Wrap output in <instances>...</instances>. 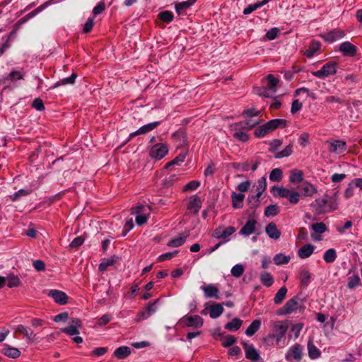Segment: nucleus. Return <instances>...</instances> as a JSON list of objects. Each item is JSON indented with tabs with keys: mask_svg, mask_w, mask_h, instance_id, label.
<instances>
[{
	"mask_svg": "<svg viewBox=\"0 0 362 362\" xmlns=\"http://www.w3.org/2000/svg\"><path fill=\"white\" fill-rule=\"evenodd\" d=\"M337 194L336 193L329 198L326 195L325 197L316 199L310 206L313 209L315 215L327 214L337 209Z\"/></svg>",
	"mask_w": 362,
	"mask_h": 362,
	"instance_id": "f257e3e1",
	"label": "nucleus"
},
{
	"mask_svg": "<svg viewBox=\"0 0 362 362\" xmlns=\"http://www.w3.org/2000/svg\"><path fill=\"white\" fill-rule=\"evenodd\" d=\"M288 329V325L285 321H276L273 325L272 333L269 334L264 337V341L269 344H273V340H275L276 344H279L282 338L284 337Z\"/></svg>",
	"mask_w": 362,
	"mask_h": 362,
	"instance_id": "f03ea898",
	"label": "nucleus"
},
{
	"mask_svg": "<svg viewBox=\"0 0 362 362\" xmlns=\"http://www.w3.org/2000/svg\"><path fill=\"white\" fill-rule=\"evenodd\" d=\"M274 197L287 198L292 204H296L300 200V194L284 187L274 186L272 189Z\"/></svg>",
	"mask_w": 362,
	"mask_h": 362,
	"instance_id": "7ed1b4c3",
	"label": "nucleus"
},
{
	"mask_svg": "<svg viewBox=\"0 0 362 362\" xmlns=\"http://www.w3.org/2000/svg\"><path fill=\"white\" fill-rule=\"evenodd\" d=\"M336 73L337 63L330 62L323 65L320 70L313 71L312 74L319 78H324L325 77L334 75Z\"/></svg>",
	"mask_w": 362,
	"mask_h": 362,
	"instance_id": "20e7f679",
	"label": "nucleus"
},
{
	"mask_svg": "<svg viewBox=\"0 0 362 362\" xmlns=\"http://www.w3.org/2000/svg\"><path fill=\"white\" fill-rule=\"evenodd\" d=\"M13 329L14 332L22 334L28 342L33 343L38 339L37 334L34 333L33 330L29 327L18 325L13 327Z\"/></svg>",
	"mask_w": 362,
	"mask_h": 362,
	"instance_id": "39448f33",
	"label": "nucleus"
},
{
	"mask_svg": "<svg viewBox=\"0 0 362 362\" xmlns=\"http://www.w3.org/2000/svg\"><path fill=\"white\" fill-rule=\"evenodd\" d=\"M168 152V146L165 144L159 143L152 146L149 151V156L153 159L160 160L167 155Z\"/></svg>",
	"mask_w": 362,
	"mask_h": 362,
	"instance_id": "423d86ee",
	"label": "nucleus"
},
{
	"mask_svg": "<svg viewBox=\"0 0 362 362\" xmlns=\"http://www.w3.org/2000/svg\"><path fill=\"white\" fill-rule=\"evenodd\" d=\"M148 210V207L144 205H139L132 209V214H137L136 216V223L138 226H141L146 223L147 216L146 212Z\"/></svg>",
	"mask_w": 362,
	"mask_h": 362,
	"instance_id": "0eeeda50",
	"label": "nucleus"
},
{
	"mask_svg": "<svg viewBox=\"0 0 362 362\" xmlns=\"http://www.w3.org/2000/svg\"><path fill=\"white\" fill-rule=\"evenodd\" d=\"M303 356V346L298 344H296L289 348L288 352L286 354V359L287 361H291L295 359L296 361H300Z\"/></svg>",
	"mask_w": 362,
	"mask_h": 362,
	"instance_id": "6e6552de",
	"label": "nucleus"
},
{
	"mask_svg": "<svg viewBox=\"0 0 362 362\" xmlns=\"http://www.w3.org/2000/svg\"><path fill=\"white\" fill-rule=\"evenodd\" d=\"M242 344L245 352V356L247 359L252 362H257L260 359L259 351L252 344H248L246 342H243Z\"/></svg>",
	"mask_w": 362,
	"mask_h": 362,
	"instance_id": "1a4fd4ad",
	"label": "nucleus"
},
{
	"mask_svg": "<svg viewBox=\"0 0 362 362\" xmlns=\"http://www.w3.org/2000/svg\"><path fill=\"white\" fill-rule=\"evenodd\" d=\"M81 327V321L78 318L72 319L70 325L64 328H62L61 331L68 335H76L79 334L78 328Z\"/></svg>",
	"mask_w": 362,
	"mask_h": 362,
	"instance_id": "9d476101",
	"label": "nucleus"
},
{
	"mask_svg": "<svg viewBox=\"0 0 362 362\" xmlns=\"http://www.w3.org/2000/svg\"><path fill=\"white\" fill-rule=\"evenodd\" d=\"M298 305V297H293L288 300L286 304L281 308L278 313L279 315H286L293 313L297 309Z\"/></svg>",
	"mask_w": 362,
	"mask_h": 362,
	"instance_id": "9b49d317",
	"label": "nucleus"
},
{
	"mask_svg": "<svg viewBox=\"0 0 362 362\" xmlns=\"http://www.w3.org/2000/svg\"><path fill=\"white\" fill-rule=\"evenodd\" d=\"M235 231V228L229 226L227 228L218 227L213 233L212 235L216 239L226 238Z\"/></svg>",
	"mask_w": 362,
	"mask_h": 362,
	"instance_id": "f8f14e48",
	"label": "nucleus"
},
{
	"mask_svg": "<svg viewBox=\"0 0 362 362\" xmlns=\"http://www.w3.org/2000/svg\"><path fill=\"white\" fill-rule=\"evenodd\" d=\"M48 296L52 297L57 303L60 305H65L67 303L68 296L62 291L57 289L50 290L48 293Z\"/></svg>",
	"mask_w": 362,
	"mask_h": 362,
	"instance_id": "ddd939ff",
	"label": "nucleus"
},
{
	"mask_svg": "<svg viewBox=\"0 0 362 362\" xmlns=\"http://www.w3.org/2000/svg\"><path fill=\"white\" fill-rule=\"evenodd\" d=\"M197 0H187L182 2L176 3L175 5V8L176 13L181 16L185 15L187 13V11L191 8L192 5L195 4Z\"/></svg>",
	"mask_w": 362,
	"mask_h": 362,
	"instance_id": "4468645a",
	"label": "nucleus"
},
{
	"mask_svg": "<svg viewBox=\"0 0 362 362\" xmlns=\"http://www.w3.org/2000/svg\"><path fill=\"white\" fill-rule=\"evenodd\" d=\"M160 124V122H154L151 123H148L146 125L142 126L140 127L138 130L131 133L129 134V139L138 136L139 134H146L154 129H156L158 125Z\"/></svg>",
	"mask_w": 362,
	"mask_h": 362,
	"instance_id": "2eb2a0df",
	"label": "nucleus"
},
{
	"mask_svg": "<svg viewBox=\"0 0 362 362\" xmlns=\"http://www.w3.org/2000/svg\"><path fill=\"white\" fill-rule=\"evenodd\" d=\"M202 206V201L199 197L194 195L190 197L189 202L187 206V210L189 213L196 214Z\"/></svg>",
	"mask_w": 362,
	"mask_h": 362,
	"instance_id": "dca6fc26",
	"label": "nucleus"
},
{
	"mask_svg": "<svg viewBox=\"0 0 362 362\" xmlns=\"http://www.w3.org/2000/svg\"><path fill=\"white\" fill-rule=\"evenodd\" d=\"M257 221L255 219L248 220L241 228L239 233L244 236H249L252 234L256 228Z\"/></svg>",
	"mask_w": 362,
	"mask_h": 362,
	"instance_id": "f3484780",
	"label": "nucleus"
},
{
	"mask_svg": "<svg viewBox=\"0 0 362 362\" xmlns=\"http://www.w3.org/2000/svg\"><path fill=\"white\" fill-rule=\"evenodd\" d=\"M329 151L341 154L346 151V144L345 141L341 140H337L330 142Z\"/></svg>",
	"mask_w": 362,
	"mask_h": 362,
	"instance_id": "a211bd4d",
	"label": "nucleus"
},
{
	"mask_svg": "<svg viewBox=\"0 0 362 362\" xmlns=\"http://www.w3.org/2000/svg\"><path fill=\"white\" fill-rule=\"evenodd\" d=\"M344 36V33L341 30H333L322 35V38L329 42H333L342 38Z\"/></svg>",
	"mask_w": 362,
	"mask_h": 362,
	"instance_id": "6ab92c4d",
	"label": "nucleus"
},
{
	"mask_svg": "<svg viewBox=\"0 0 362 362\" xmlns=\"http://www.w3.org/2000/svg\"><path fill=\"white\" fill-rule=\"evenodd\" d=\"M259 124V120H258V119H248L246 121L235 123L234 124V127H235V129L250 130Z\"/></svg>",
	"mask_w": 362,
	"mask_h": 362,
	"instance_id": "aec40b11",
	"label": "nucleus"
},
{
	"mask_svg": "<svg viewBox=\"0 0 362 362\" xmlns=\"http://www.w3.org/2000/svg\"><path fill=\"white\" fill-rule=\"evenodd\" d=\"M201 288L204 291L206 298H215L216 299L219 298V290L214 284H210L206 286H203L201 287Z\"/></svg>",
	"mask_w": 362,
	"mask_h": 362,
	"instance_id": "412c9836",
	"label": "nucleus"
},
{
	"mask_svg": "<svg viewBox=\"0 0 362 362\" xmlns=\"http://www.w3.org/2000/svg\"><path fill=\"white\" fill-rule=\"evenodd\" d=\"M308 356L311 359H317L320 357V350L314 344L313 339H309L307 344Z\"/></svg>",
	"mask_w": 362,
	"mask_h": 362,
	"instance_id": "4be33fe9",
	"label": "nucleus"
},
{
	"mask_svg": "<svg viewBox=\"0 0 362 362\" xmlns=\"http://www.w3.org/2000/svg\"><path fill=\"white\" fill-rule=\"evenodd\" d=\"M265 232L270 238L274 240H278L281 234V231L277 228L276 225L273 222L269 223L266 226Z\"/></svg>",
	"mask_w": 362,
	"mask_h": 362,
	"instance_id": "5701e85b",
	"label": "nucleus"
},
{
	"mask_svg": "<svg viewBox=\"0 0 362 362\" xmlns=\"http://www.w3.org/2000/svg\"><path fill=\"white\" fill-rule=\"evenodd\" d=\"M339 50L344 55L353 57L356 53V47L349 42H344L340 45Z\"/></svg>",
	"mask_w": 362,
	"mask_h": 362,
	"instance_id": "b1692460",
	"label": "nucleus"
},
{
	"mask_svg": "<svg viewBox=\"0 0 362 362\" xmlns=\"http://www.w3.org/2000/svg\"><path fill=\"white\" fill-rule=\"evenodd\" d=\"M186 325L199 328L203 325V319L199 315H191L186 317Z\"/></svg>",
	"mask_w": 362,
	"mask_h": 362,
	"instance_id": "393cba45",
	"label": "nucleus"
},
{
	"mask_svg": "<svg viewBox=\"0 0 362 362\" xmlns=\"http://www.w3.org/2000/svg\"><path fill=\"white\" fill-rule=\"evenodd\" d=\"M232 206L235 209H241L243 206V201L245 195L243 194H238L235 192L231 194Z\"/></svg>",
	"mask_w": 362,
	"mask_h": 362,
	"instance_id": "a878e982",
	"label": "nucleus"
},
{
	"mask_svg": "<svg viewBox=\"0 0 362 362\" xmlns=\"http://www.w3.org/2000/svg\"><path fill=\"white\" fill-rule=\"evenodd\" d=\"M314 252V246L311 244H306L298 251V255L301 259L309 257Z\"/></svg>",
	"mask_w": 362,
	"mask_h": 362,
	"instance_id": "bb28decb",
	"label": "nucleus"
},
{
	"mask_svg": "<svg viewBox=\"0 0 362 362\" xmlns=\"http://www.w3.org/2000/svg\"><path fill=\"white\" fill-rule=\"evenodd\" d=\"M131 354V349L128 346H123L115 349L114 356L118 359H124L127 358Z\"/></svg>",
	"mask_w": 362,
	"mask_h": 362,
	"instance_id": "cd10ccee",
	"label": "nucleus"
},
{
	"mask_svg": "<svg viewBox=\"0 0 362 362\" xmlns=\"http://www.w3.org/2000/svg\"><path fill=\"white\" fill-rule=\"evenodd\" d=\"M2 354L5 356L12 358H17L21 356V351L18 349L6 346L1 351Z\"/></svg>",
	"mask_w": 362,
	"mask_h": 362,
	"instance_id": "c85d7f7f",
	"label": "nucleus"
},
{
	"mask_svg": "<svg viewBox=\"0 0 362 362\" xmlns=\"http://www.w3.org/2000/svg\"><path fill=\"white\" fill-rule=\"evenodd\" d=\"M267 124L270 131L273 132L279 127H285L286 126V120L284 119H274L269 121Z\"/></svg>",
	"mask_w": 362,
	"mask_h": 362,
	"instance_id": "c756f323",
	"label": "nucleus"
},
{
	"mask_svg": "<svg viewBox=\"0 0 362 362\" xmlns=\"http://www.w3.org/2000/svg\"><path fill=\"white\" fill-rule=\"evenodd\" d=\"M311 279V274L307 269H302L299 274V279L303 286L306 287Z\"/></svg>",
	"mask_w": 362,
	"mask_h": 362,
	"instance_id": "7c9ffc66",
	"label": "nucleus"
},
{
	"mask_svg": "<svg viewBox=\"0 0 362 362\" xmlns=\"http://www.w3.org/2000/svg\"><path fill=\"white\" fill-rule=\"evenodd\" d=\"M210 317L213 319L218 317L223 312L222 304L217 303L210 306Z\"/></svg>",
	"mask_w": 362,
	"mask_h": 362,
	"instance_id": "2f4dec72",
	"label": "nucleus"
},
{
	"mask_svg": "<svg viewBox=\"0 0 362 362\" xmlns=\"http://www.w3.org/2000/svg\"><path fill=\"white\" fill-rule=\"evenodd\" d=\"M260 326L261 321L259 320H253L249 327L246 329L245 334L249 337H252L258 331V329L260 328Z\"/></svg>",
	"mask_w": 362,
	"mask_h": 362,
	"instance_id": "473e14b6",
	"label": "nucleus"
},
{
	"mask_svg": "<svg viewBox=\"0 0 362 362\" xmlns=\"http://www.w3.org/2000/svg\"><path fill=\"white\" fill-rule=\"evenodd\" d=\"M243 324V320L239 318H234L225 325V328L228 330L235 332L240 329Z\"/></svg>",
	"mask_w": 362,
	"mask_h": 362,
	"instance_id": "72a5a7b5",
	"label": "nucleus"
},
{
	"mask_svg": "<svg viewBox=\"0 0 362 362\" xmlns=\"http://www.w3.org/2000/svg\"><path fill=\"white\" fill-rule=\"evenodd\" d=\"M320 43L316 41H313L308 49L305 50V54L308 57L311 58L320 49Z\"/></svg>",
	"mask_w": 362,
	"mask_h": 362,
	"instance_id": "f704fd0d",
	"label": "nucleus"
},
{
	"mask_svg": "<svg viewBox=\"0 0 362 362\" xmlns=\"http://www.w3.org/2000/svg\"><path fill=\"white\" fill-rule=\"evenodd\" d=\"M268 1H269V0H263L262 1L255 3L253 4H250L244 9L243 13L245 15L250 14L254 11L257 10V8H260L261 6H262L264 4H266L267 3H268Z\"/></svg>",
	"mask_w": 362,
	"mask_h": 362,
	"instance_id": "c9c22d12",
	"label": "nucleus"
},
{
	"mask_svg": "<svg viewBox=\"0 0 362 362\" xmlns=\"http://www.w3.org/2000/svg\"><path fill=\"white\" fill-rule=\"evenodd\" d=\"M287 293V288L286 286H282L280 288V289L277 291L276 293L274 302L275 304L279 305L281 304L283 300H284L286 295Z\"/></svg>",
	"mask_w": 362,
	"mask_h": 362,
	"instance_id": "e433bc0d",
	"label": "nucleus"
},
{
	"mask_svg": "<svg viewBox=\"0 0 362 362\" xmlns=\"http://www.w3.org/2000/svg\"><path fill=\"white\" fill-rule=\"evenodd\" d=\"M293 144H288L282 151L276 152L274 158L279 159L291 156L293 153Z\"/></svg>",
	"mask_w": 362,
	"mask_h": 362,
	"instance_id": "4c0bfd02",
	"label": "nucleus"
},
{
	"mask_svg": "<svg viewBox=\"0 0 362 362\" xmlns=\"http://www.w3.org/2000/svg\"><path fill=\"white\" fill-rule=\"evenodd\" d=\"M187 235H181L174 239L170 240L167 245L170 247H177L184 244L187 239Z\"/></svg>",
	"mask_w": 362,
	"mask_h": 362,
	"instance_id": "58836bf2",
	"label": "nucleus"
},
{
	"mask_svg": "<svg viewBox=\"0 0 362 362\" xmlns=\"http://www.w3.org/2000/svg\"><path fill=\"white\" fill-rule=\"evenodd\" d=\"M302 191L303 192V194L308 197H313L317 192V189L313 185L308 182L303 185Z\"/></svg>",
	"mask_w": 362,
	"mask_h": 362,
	"instance_id": "ea45409f",
	"label": "nucleus"
},
{
	"mask_svg": "<svg viewBox=\"0 0 362 362\" xmlns=\"http://www.w3.org/2000/svg\"><path fill=\"white\" fill-rule=\"evenodd\" d=\"M290 181L293 183H298L303 180V172L299 170H292L291 171Z\"/></svg>",
	"mask_w": 362,
	"mask_h": 362,
	"instance_id": "a19ab883",
	"label": "nucleus"
},
{
	"mask_svg": "<svg viewBox=\"0 0 362 362\" xmlns=\"http://www.w3.org/2000/svg\"><path fill=\"white\" fill-rule=\"evenodd\" d=\"M269 132H272L269 129L267 124H263L255 129L254 134L256 137H263Z\"/></svg>",
	"mask_w": 362,
	"mask_h": 362,
	"instance_id": "79ce46f5",
	"label": "nucleus"
},
{
	"mask_svg": "<svg viewBox=\"0 0 362 362\" xmlns=\"http://www.w3.org/2000/svg\"><path fill=\"white\" fill-rule=\"evenodd\" d=\"M336 258L337 253L334 249L327 250L323 255V259L327 263H332L334 262Z\"/></svg>",
	"mask_w": 362,
	"mask_h": 362,
	"instance_id": "37998d69",
	"label": "nucleus"
},
{
	"mask_svg": "<svg viewBox=\"0 0 362 362\" xmlns=\"http://www.w3.org/2000/svg\"><path fill=\"white\" fill-rule=\"evenodd\" d=\"M261 282L266 286L269 287L274 283V279L272 275L268 272H263L260 276Z\"/></svg>",
	"mask_w": 362,
	"mask_h": 362,
	"instance_id": "c03bdc74",
	"label": "nucleus"
},
{
	"mask_svg": "<svg viewBox=\"0 0 362 362\" xmlns=\"http://www.w3.org/2000/svg\"><path fill=\"white\" fill-rule=\"evenodd\" d=\"M268 81L267 86L269 90H272L273 93L276 92V86L279 83V79L275 78L272 74H269L267 76Z\"/></svg>",
	"mask_w": 362,
	"mask_h": 362,
	"instance_id": "a18cd8bd",
	"label": "nucleus"
},
{
	"mask_svg": "<svg viewBox=\"0 0 362 362\" xmlns=\"http://www.w3.org/2000/svg\"><path fill=\"white\" fill-rule=\"evenodd\" d=\"M115 262L116 259L114 257L103 259L99 264L98 269L100 272H104L108 267L113 265Z\"/></svg>",
	"mask_w": 362,
	"mask_h": 362,
	"instance_id": "49530a36",
	"label": "nucleus"
},
{
	"mask_svg": "<svg viewBox=\"0 0 362 362\" xmlns=\"http://www.w3.org/2000/svg\"><path fill=\"white\" fill-rule=\"evenodd\" d=\"M289 260V256H286L281 253L276 255L274 257V262L276 265L286 264L288 263Z\"/></svg>",
	"mask_w": 362,
	"mask_h": 362,
	"instance_id": "de8ad7c7",
	"label": "nucleus"
},
{
	"mask_svg": "<svg viewBox=\"0 0 362 362\" xmlns=\"http://www.w3.org/2000/svg\"><path fill=\"white\" fill-rule=\"evenodd\" d=\"M282 175L283 172L280 168H275L270 173L269 179L273 182H279L282 179Z\"/></svg>",
	"mask_w": 362,
	"mask_h": 362,
	"instance_id": "09e8293b",
	"label": "nucleus"
},
{
	"mask_svg": "<svg viewBox=\"0 0 362 362\" xmlns=\"http://www.w3.org/2000/svg\"><path fill=\"white\" fill-rule=\"evenodd\" d=\"M220 340L224 347H229L236 341V338L232 335L221 336Z\"/></svg>",
	"mask_w": 362,
	"mask_h": 362,
	"instance_id": "8fccbe9b",
	"label": "nucleus"
},
{
	"mask_svg": "<svg viewBox=\"0 0 362 362\" xmlns=\"http://www.w3.org/2000/svg\"><path fill=\"white\" fill-rule=\"evenodd\" d=\"M361 279L358 274L353 275L349 278L347 287L349 289H354L360 285Z\"/></svg>",
	"mask_w": 362,
	"mask_h": 362,
	"instance_id": "3c124183",
	"label": "nucleus"
},
{
	"mask_svg": "<svg viewBox=\"0 0 362 362\" xmlns=\"http://www.w3.org/2000/svg\"><path fill=\"white\" fill-rule=\"evenodd\" d=\"M279 209L277 205L270 204L267 207H266L264 210V215L267 217L274 216L279 214Z\"/></svg>",
	"mask_w": 362,
	"mask_h": 362,
	"instance_id": "603ef678",
	"label": "nucleus"
},
{
	"mask_svg": "<svg viewBox=\"0 0 362 362\" xmlns=\"http://www.w3.org/2000/svg\"><path fill=\"white\" fill-rule=\"evenodd\" d=\"M7 279H8L7 285L9 288L18 287L21 285V281L17 276L9 275L8 276Z\"/></svg>",
	"mask_w": 362,
	"mask_h": 362,
	"instance_id": "864d4df0",
	"label": "nucleus"
},
{
	"mask_svg": "<svg viewBox=\"0 0 362 362\" xmlns=\"http://www.w3.org/2000/svg\"><path fill=\"white\" fill-rule=\"evenodd\" d=\"M158 17L161 21H163L165 23H170L174 18V16H173V13L169 11H164L160 12L158 14Z\"/></svg>",
	"mask_w": 362,
	"mask_h": 362,
	"instance_id": "5fc2aeb1",
	"label": "nucleus"
},
{
	"mask_svg": "<svg viewBox=\"0 0 362 362\" xmlns=\"http://www.w3.org/2000/svg\"><path fill=\"white\" fill-rule=\"evenodd\" d=\"M261 195L256 194L255 195H251L248 197L247 201L250 207L252 209L256 208L259 205V198Z\"/></svg>",
	"mask_w": 362,
	"mask_h": 362,
	"instance_id": "6e6d98bb",
	"label": "nucleus"
},
{
	"mask_svg": "<svg viewBox=\"0 0 362 362\" xmlns=\"http://www.w3.org/2000/svg\"><path fill=\"white\" fill-rule=\"evenodd\" d=\"M267 187V180L265 177H261L258 182L256 188L257 194L262 195V194L265 191Z\"/></svg>",
	"mask_w": 362,
	"mask_h": 362,
	"instance_id": "4d7b16f0",
	"label": "nucleus"
},
{
	"mask_svg": "<svg viewBox=\"0 0 362 362\" xmlns=\"http://www.w3.org/2000/svg\"><path fill=\"white\" fill-rule=\"evenodd\" d=\"M244 272V267L242 264H235L231 269V274L233 276L239 278L240 277Z\"/></svg>",
	"mask_w": 362,
	"mask_h": 362,
	"instance_id": "13d9d810",
	"label": "nucleus"
},
{
	"mask_svg": "<svg viewBox=\"0 0 362 362\" xmlns=\"http://www.w3.org/2000/svg\"><path fill=\"white\" fill-rule=\"evenodd\" d=\"M77 75L76 74H72L71 76L63 78L59 82H57L53 88L58 87L60 85H66V84H73L75 81Z\"/></svg>",
	"mask_w": 362,
	"mask_h": 362,
	"instance_id": "bf43d9fd",
	"label": "nucleus"
},
{
	"mask_svg": "<svg viewBox=\"0 0 362 362\" xmlns=\"http://www.w3.org/2000/svg\"><path fill=\"white\" fill-rule=\"evenodd\" d=\"M312 229L317 233H323L327 230L326 225L322 223H316L311 225Z\"/></svg>",
	"mask_w": 362,
	"mask_h": 362,
	"instance_id": "052dcab7",
	"label": "nucleus"
},
{
	"mask_svg": "<svg viewBox=\"0 0 362 362\" xmlns=\"http://www.w3.org/2000/svg\"><path fill=\"white\" fill-rule=\"evenodd\" d=\"M23 78V74L21 71L17 70L12 71L7 76L6 79H10L11 81L21 80Z\"/></svg>",
	"mask_w": 362,
	"mask_h": 362,
	"instance_id": "680f3d73",
	"label": "nucleus"
},
{
	"mask_svg": "<svg viewBox=\"0 0 362 362\" xmlns=\"http://www.w3.org/2000/svg\"><path fill=\"white\" fill-rule=\"evenodd\" d=\"M200 185V182L199 181L193 180L187 183L186 185L183 187V191H192L195 190L197 188L199 187Z\"/></svg>",
	"mask_w": 362,
	"mask_h": 362,
	"instance_id": "e2e57ef3",
	"label": "nucleus"
},
{
	"mask_svg": "<svg viewBox=\"0 0 362 362\" xmlns=\"http://www.w3.org/2000/svg\"><path fill=\"white\" fill-rule=\"evenodd\" d=\"M177 253H178V251L175 250L174 252H167V253L163 254L158 257V260L159 262H163V261H165L168 259H170L173 257H175L177 255Z\"/></svg>",
	"mask_w": 362,
	"mask_h": 362,
	"instance_id": "0e129e2a",
	"label": "nucleus"
},
{
	"mask_svg": "<svg viewBox=\"0 0 362 362\" xmlns=\"http://www.w3.org/2000/svg\"><path fill=\"white\" fill-rule=\"evenodd\" d=\"M282 141L280 139H274L269 144V151L270 152H275L281 146Z\"/></svg>",
	"mask_w": 362,
	"mask_h": 362,
	"instance_id": "69168bd1",
	"label": "nucleus"
},
{
	"mask_svg": "<svg viewBox=\"0 0 362 362\" xmlns=\"http://www.w3.org/2000/svg\"><path fill=\"white\" fill-rule=\"evenodd\" d=\"M233 137L238 139V141L246 142L249 139V136L247 134L243 132H236L233 134Z\"/></svg>",
	"mask_w": 362,
	"mask_h": 362,
	"instance_id": "338daca9",
	"label": "nucleus"
},
{
	"mask_svg": "<svg viewBox=\"0 0 362 362\" xmlns=\"http://www.w3.org/2000/svg\"><path fill=\"white\" fill-rule=\"evenodd\" d=\"M280 30L279 28H273L269 31H267L266 36L269 40H274L278 36Z\"/></svg>",
	"mask_w": 362,
	"mask_h": 362,
	"instance_id": "774afa93",
	"label": "nucleus"
}]
</instances>
